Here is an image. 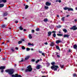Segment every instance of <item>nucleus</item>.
<instances>
[{
  "instance_id": "obj_1",
  "label": "nucleus",
  "mask_w": 77,
  "mask_h": 77,
  "mask_svg": "<svg viewBox=\"0 0 77 77\" xmlns=\"http://www.w3.org/2000/svg\"><path fill=\"white\" fill-rule=\"evenodd\" d=\"M15 70L13 69H7L5 70L6 72H8L9 75H11L12 77H22L20 75H18V74H15V75H12L14 74Z\"/></svg>"
},
{
  "instance_id": "obj_2",
  "label": "nucleus",
  "mask_w": 77,
  "mask_h": 77,
  "mask_svg": "<svg viewBox=\"0 0 77 77\" xmlns=\"http://www.w3.org/2000/svg\"><path fill=\"white\" fill-rule=\"evenodd\" d=\"M27 68L28 69H26L25 70V72H28V71H29V72H31L32 70V68L31 67L30 65L28 66V67H27Z\"/></svg>"
},
{
  "instance_id": "obj_3",
  "label": "nucleus",
  "mask_w": 77,
  "mask_h": 77,
  "mask_svg": "<svg viewBox=\"0 0 77 77\" xmlns=\"http://www.w3.org/2000/svg\"><path fill=\"white\" fill-rule=\"evenodd\" d=\"M57 68H59V66L57 65L52 66L51 67V69L54 70V71H57Z\"/></svg>"
},
{
  "instance_id": "obj_4",
  "label": "nucleus",
  "mask_w": 77,
  "mask_h": 77,
  "mask_svg": "<svg viewBox=\"0 0 77 77\" xmlns=\"http://www.w3.org/2000/svg\"><path fill=\"white\" fill-rule=\"evenodd\" d=\"M63 9H64V10H65V11L68 9V11H74V10L72 8H67V7H65L63 8Z\"/></svg>"
},
{
  "instance_id": "obj_5",
  "label": "nucleus",
  "mask_w": 77,
  "mask_h": 77,
  "mask_svg": "<svg viewBox=\"0 0 77 77\" xmlns=\"http://www.w3.org/2000/svg\"><path fill=\"white\" fill-rule=\"evenodd\" d=\"M5 69V66H1L0 67V69L2 70L1 71V72H3V71H4L3 69Z\"/></svg>"
},
{
  "instance_id": "obj_6",
  "label": "nucleus",
  "mask_w": 77,
  "mask_h": 77,
  "mask_svg": "<svg viewBox=\"0 0 77 77\" xmlns=\"http://www.w3.org/2000/svg\"><path fill=\"white\" fill-rule=\"evenodd\" d=\"M8 14V12L7 11H5L3 14V17H6V16H7Z\"/></svg>"
},
{
  "instance_id": "obj_7",
  "label": "nucleus",
  "mask_w": 77,
  "mask_h": 77,
  "mask_svg": "<svg viewBox=\"0 0 77 77\" xmlns=\"http://www.w3.org/2000/svg\"><path fill=\"white\" fill-rule=\"evenodd\" d=\"M45 5L46 6H50V5H51V3H50V2H46Z\"/></svg>"
},
{
  "instance_id": "obj_8",
  "label": "nucleus",
  "mask_w": 77,
  "mask_h": 77,
  "mask_svg": "<svg viewBox=\"0 0 77 77\" xmlns=\"http://www.w3.org/2000/svg\"><path fill=\"white\" fill-rule=\"evenodd\" d=\"M54 44H55L54 43V42H51V43L50 44V46H51V47H53V46L54 45Z\"/></svg>"
},
{
  "instance_id": "obj_9",
  "label": "nucleus",
  "mask_w": 77,
  "mask_h": 77,
  "mask_svg": "<svg viewBox=\"0 0 77 77\" xmlns=\"http://www.w3.org/2000/svg\"><path fill=\"white\" fill-rule=\"evenodd\" d=\"M52 33V32H48V36H51V34Z\"/></svg>"
},
{
  "instance_id": "obj_10",
  "label": "nucleus",
  "mask_w": 77,
  "mask_h": 77,
  "mask_svg": "<svg viewBox=\"0 0 77 77\" xmlns=\"http://www.w3.org/2000/svg\"><path fill=\"white\" fill-rule=\"evenodd\" d=\"M28 45L30 46L31 45L32 46H34V44L33 43L31 44L30 43H28Z\"/></svg>"
},
{
  "instance_id": "obj_11",
  "label": "nucleus",
  "mask_w": 77,
  "mask_h": 77,
  "mask_svg": "<svg viewBox=\"0 0 77 77\" xmlns=\"http://www.w3.org/2000/svg\"><path fill=\"white\" fill-rule=\"evenodd\" d=\"M60 42H62V41L60 40H57L56 41V44H59V43H60Z\"/></svg>"
},
{
  "instance_id": "obj_12",
  "label": "nucleus",
  "mask_w": 77,
  "mask_h": 77,
  "mask_svg": "<svg viewBox=\"0 0 77 77\" xmlns=\"http://www.w3.org/2000/svg\"><path fill=\"white\" fill-rule=\"evenodd\" d=\"M69 36V35H68L65 34L64 35V38H68Z\"/></svg>"
},
{
  "instance_id": "obj_13",
  "label": "nucleus",
  "mask_w": 77,
  "mask_h": 77,
  "mask_svg": "<svg viewBox=\"0 0 77 77\" xmlns=\"http://www.w3.org/2000/svg\"><path fill=\"white\" fill-rule=\"evenodd\" d=\"M4 5H5L4 4H0V8H3V7H4Z\"/></svg>"
},
{
  "instance_id": "obj_14",
  "label": "nucleus",
  "mask_w": 77,
  "mask_h": 77,
  "mask_svg": "<svg viewBox=\"0 0 77 77\" xmlns=\"http://www.w3.org/2000/svg\"><path fill=\"white\" fill-rule=\"evenodd\" d=\"M29 57H30L29 56H27L26 57L25 59V60H28L29 59Z\"/></svg>"
},
{
  "instance_id": "obj_15",
  "label": "nucleus",
  "mask_w": 77,
  "mask_h": 77,
  "mask_svg": "<svg viewBox=\"0 0 77 77\" xmlns=\"http://www.w3.org/2000/svg\"><path fill=\"white\" fill-rule=\"evenodd\" d=\"M77 45L75 44L73 45V48H74V49H77Z\"/></svg>"
},
{
  "instance_id": "obj_16",
  "label": "nucleus",
  "mask_w": 77,
  "mask_h": 77,
  "mask_svg": "<svg viewBox=\"0 0 77 77\" xmlns=\"http://www.w3.org/2000/svg\"><path fill=\"white\" fill-rule=\"evenodd\" d=\"M19 29L20 30H22L23 29V28H22V26H21L20 27H19Z\"/></svg>"
},
{
  "instance_id": "obj_17",
  "label": "nucleus",
  "mask_w": 77,
  "mask_h": 77,
  "mask_svg": "<svg viewBox=\"0 0 77 77\" xmlns=\"http://www.w3.org/2000/svg\"><path fill=\"white\" fill-rule=\"evenodd\" d=\"M57 35L58 36H63V34H57Z\"/></svg>"
},
{
  "instance_id": "obj_18",
  "label": "nucleus",
  "mask_w": 77,
  "mask_h": 77,
  "mask_svg": "<svg viewBox=\"0 0 77 77\" xmlns=\"http://www.w3.org/2000/svg\"><path fill=\"white\" fill-rule=\"evenodd\" d=\"M36 69H40V65H38L37 66Z\"/></svg>"
},
{
  "instance_id": "obj_19",
  "label": "nucleus",
  "mask_w": 77,
  "mask_h": 77,
  "mask_svg": "<svg viewBox=\"0 0 77 77\" xmlns=\"http://www.w3.org/2000/svg\"><path fill=\"white\" fill-rule=\"evenodd\" d=\"M51 64L52 65H53L52 66H55V65H55V62H52L51 63Z\"/></svg>"
},
{
  "instance_id": "obj_20",
  "label": "nucleus",
  "mask_w": 77,
  "mask_h": 77,
  "mask_svg": "<svg viewBox=\"0 0 77 77\" xmlns=\"http://www.w3.org/2000/svg\"><path fill=\"white\" fill-rule=\"evenodd\" d=\"M60 66L61 67V68H64V65H60Z\"/></svg>"
},
{
  "instance_id": "obj_21",
  "label": "nucleus",
  "mask_w": 77,
  "mask_h": 77,
  "mask_svg": "<svg viewBox=\"0 0 77 77\" xmlns=\"http://www.w3.org/2000/svg\"><path fill=\"white\" fill-rule=\"evenodd\" d=\"M2 28H5V27H6V26L5 25H3L2 26Z\"/></svg>"
},
{
  "instance_id": "obj_22",
  "label": "nucleus",
  "mask_w": 77,
  "mask_h": 77,
  "mask_svg": "<svg viewBox=\"0 0 77 77\" xmlns=\"http://www.w3.org/2000/svg\"><path fill=\"white\" fill-rule=\"evenodd\" d=\"M63 31L65 32V33H66L67 32V30L66 29H63Z\"/></svg>"
},
{
  "instance_id": "obj_23",
  "label": "nucleus",
  "mask_w": 77,
  "mask_h": 77,
  "mask_svg": "<svg viewBox=\"0 0 77 77\" xmlns=\"http://www.w3.org/2000/svg\"><path fill=\"white\" fill-rule=\"evenodd\" d=\"M29 37L30 39L32 38V35L31 34H29Z\"/></svg>"
},
{
  "instance_id": "obj_24",
  "label": "nucleus",
  "mask_w": 77,
  "mask_h": 77,
  "mask_svg": "<svg viewBox=\"0 0 77 77\" xmlns=\"http://www.w3.org/2000/svg\"><path fill=\"white\" fill-rule=\"evenodd\" d=\"M44 22H47L48 21V19H45L44 20Z\"/></svg>"
},
{
  "instance_id": "obj_25",
  "label": "nucleus",
  "mask_w": 77,
  "mask_h": 77,
  "mask_svg": "<svg viewBox=\"0 0 77 77\" xmlns=\"http://www.w3.org/2000/svg\"><path fill=\"white\" fill-rule=\"evenodd\" d=\"M65 17H63L61 18V20L63 21H65Z\"/></svg>"
},
{
  "instance_id": "obj_26",
  "label": "nucleus",
  "mask_w": 77,
  "mask_h": 77,
  "mask_svg": "<svg viewBox=\"0 0 77 77\" xmlns=\"http://www.w3.org/2000/svg\"><path fill=\"white\" fill-rule=\"evenodd\" d=\"M61 0H56V2L57 3V2H59V3H61Z\"/></svg>"
},
{
  "instance_id": "obj_27",
  "label": "nucleus",
  "mask_w": 77,
  "mask_h": 77,
  "mask_svg": "<svg viewBox=\"0 0 77 77\" xmlns=\"http://www.w3.org/2000/svg\"><path fill=\"white\" fill-rule=\"evenodd\" d=\"M56 48L57 49V50H60V48H59V47L58 46H56Z\"/></svg>"
},
{
  "instance_id": "obj_28",
  "label": "nucleus",
  "mask_w": 77,
  "mask_h": 77,
  "mask_svg": "<svg viewBox=\"0 0 77 77\" xmlns=\"http://www.w3.org/2000/svg\"><path fill=\"white\" fill-rule=\"evenodd\" d=\"M73 77H77V75L75 73L73 74Z\"/></svg>"
},
{
  "instance_id": "obj_29",
  "label": "nucleus",
  "mask_w": 77,
  "mask_h": 77,
  "mask_svg": "<svg viewBox=\"0 0 77 77\" xmlns=\"http://www.w3.org/2000/svg\"><path fill=\"white\" fill-rule=\"evenodd\" d=\"M3 3H6L7 1L6 0H2Z\"/></svg>"
},
{
  "instance_id": "obj_30",
  "label": "nucleus",
  "mask_w": 77,
  "mask_h": 77,
  "mask_svg": "<svg viewBox=\"0 0 77 77\" xmlns=\"http://www.w3.org/2000/svg\"><path fill=\"white\" fill-rule=\"evenodd\" d=\"M53 35L54 38H56V33H54Z\"/></svg>"
},
{
  "instance_id": "obj_31",
  "label": "nucleus",
  "mask_w": 77,
  "mask_h": 77,
  "mask_svg": "<svg viewBox=\"0 0 77 77\" xmlns=\"http://www.w3.org/2000/svg\"><path fill=\"white\" fill-rule=\"evenodd\" d=\"M22 50H25V49H26V48H25L24 46H22Z\"/></svg>"
},
{
  "instance_id": "obj_32",
  "label": "nucleus",
  "mask_w": 77,
  "mask_h": 77,
  "mask_svg": "<svg viewBox=\"0 0 77 77\" xmlns=\"http://www.w3.org/2000/svg\"><path fill=\"white\" fill-rule=\"evenodd\" d=\"M57 28H60L62 27V26L60 25H59L58 26H57Z\"/></svg>"
},
{
  "instance_id": "obj_33",
  "label": "nucleus",
  "mask_w": 77,
  "mask_h": 77,
  "mask_svg": "<svg viewBox=\"0 0 77 77\" xmlns=\"http://www.w3.org/2000/svg\"><path fill=\"white\" fill-rule=\"evenodd\" d=\"M22 43V41H20L18 42V44H20Z\"/></svg>"
},
{
  "instance_id": "obj_34",
  "label": "nucleus",
  "mask_w": 77,
  "mask_h": 77,
  "mask_svg": "<svg viewBox=\"0 0 77 77\" xmlns=\"http://www.w3.org/2000/svg\"><path fill=\"white\" fill-rule=\"evenodd\" d=\"M14 47H13L11 49V50L12 51V52H14Z\"/></svg>"
},
{
  "instance_id": "obj_35",
  "label": "nucleus",
  "mask_w": 77,
  "mask_h": 77,
  "mask_svg": "<svg viewBox=\"0 0 77 77\" xmlns=\"http://www.w3.org/2000/svg\"><path fill=\"white\" fill-rule=\"evenodd\" d=\"M29 7V6H28V5H26V6H25V9H27Z\"/></svg>"
},
{
  "instance_id": "obj_36",
  "label": "nucleus",
  "mask_w": 77,
  "mask_h": 77,
  "mask_svg": "<svg viewBox=\"0 0 77 77\" xmlns=\"http://www.w3.org/2000/svg\"><path fill=\"white\" fill-rule=\"evenodd\" d=\"M45 9H48V7L46 6H45Z\"/></svg>"
},
{
  "instance_id": "obj_37",
  "label": "nucleus",
  "mask_w": 77,
  "mask_h": 77,
  "mask_svg": "<svg viewBox=\"0 0 77 77\" xmlns=\"http://www.w3.org/2000/svg\"><path fill=\"white\" fill-rule=\"evenodd\" d=\"M26 51H29L30 50V48H26Z\"/></svg>"
},
{
  "instance_id": "obj_38",
  "label": "nucleus",
  "mask_w": 77,
  "mask_h": 77,
  "mask_svg": "<svg viewBox=\"0 0 77 77\" xmlns=\"http://www.w3.org/2000/svg\"><path fill=\"white\" fill-rule=\"evenodd\" d=\"M39 62V60H38L35 62V63H38Z\"/></svg>"
},
{
  "instance_id": "obj_39",
  "label": "nucleus",
  "mask_w": 77,
  "mask_h": 77,
  "mask_svg": "<svg viewBox=\"0 0 77 77\" xmlns=\"http://www.w3.org/2000/svg\"><path fill=\"white\" fill-rule=\"evenodd\" d=\"M36 31H39V28H37L36 29Z\"/></svg>"
},
{
  "instance_id": "obj_40",
  "label": "nucleus",
  "mask_w": 77,
  "mask_h": 77,
  "mask_svg": "<svg viewBox=\"0 0 77 77\" xmlns=\"http://www.w3.org/2000/svg\"><path fill=\"white\" fill-rule=\"evenodd\" d=\"M32 62H35V59H32L31 60Z\"/></svg>"
},
{
  "instance_id": "obj_41",
  "label": "nucleus",
  "mask_w": 77,
  "mask_h": 77,
  "mask_svg": "<svg viewBox=\"0 0 77 77\" xmlns=\"http://www.w3.org/2000/svg\"><path fill=\"white\" fill-rule=\"evenodd\" d=\"M42 55L43 56H45V55L44 54V53H42Z\"/></svg>"
},
{
  "instance_id": "obj_42",
  "label": "nucleus",
  "mask_w": 77,
  "mask_h": 77,
  "mask_svg": "<svg viewBox=\"0 0 77 77\" xmlns=\"http://www.w3.org/2000/svg\"><path fill=\"white\" fill-rule=\"evenodd\" d=\"M55 53L56 55H57H57H58V54H59V53L58 52H55Z\"/></svg>"
},
{
  "instance_id": "obj_43",
  "label": "nucleus",
  "mask_w": 77,
  "mask_h": 77,
  "mask_svg": "<svg viewBox=\"0 0 77 77\" xmlns=\"http://www.w3.org/2000/svg\"><path fill=\"white\" fill-rule=\"evenodd\" d=\"M32 33H34L35 32V30H32Z\"/></svg>"
},
{
  "instance_id": "obj_44",
  "label": "nucleus",
  "mask_w": 77,
  "mask_h": 77,
  "mask_svg": "<svg viewBox=\"0 0 77 77\" xmlns=\"http://www.w3.org/2000/svg\"><path fill=\"white\" fill-rule=\"evenodd\" d=\"M57 57H58V58H60V56H59V55H57Z\"/></svg>"
},
{
  "instance_id": "obj_45",
  "label": "nucleus",
  "mask_w": 77,
  "mask_h": 77,
  "mask_svg": "<svg viewBox=\"0 0 77 77\" xmlns=\"http://www.w3.org/2000/svg\"><path fill=\"white\" fill-rule=\"evenodd\" d=\"M21 41H24V42H25V40H24V39H21Z\"/></svg>"
},
{
  "instance_id": "obj_46",
  "label": "nucleus",
  "mask_w": 77,
  "mask_h": 77,
  "mask_svg": "<svg viewBox=\"0 0 77 77\" xmlns=\"http://www.w3.org/2000/svg\"><path fill=\"white\" fill-rule=\"evenodd\" d=\"M41 72H42V74H44L45 73V72H42V71Z\"/></svg>"
},
{
  "instance_id": "obj_47",
  "label": "nucleus",
  "mask_w": 77,
  "mask_h": 77,
  "mask_svg": "<svg viewBox=\"0 0 77 77\" xmlns=\"http://www.w3.org/2000/svg\"><path fill=\"white\" fill-rule=\"evenodd\" d=\"M15 49L16 50H18V47H16V48H15Z\"/></svg>"
},
{
  "instance_id": "obj_48",
  "label": "nucleus",
  "mask_w": 77,
  "mask_h": 77,
  "mask_svg": "<svg viewBox=\"0 0 77 77\" xmlns=\"http://www.w3.org/2000/svg\"><path fill=\"white\" fill-rule=\"evenodd\" d=\"M15 23H16L17 24V23H18V21H15Z\"/></svg>"
},
{
  "instance_id": "obj_49",
  "label": "nucleus",
  "mask_w": 77,
  "mask_h": 77,
  "mask_svg": "<svg viewBox=\"0 0 77 77\" xmlns=\"http://www.w3.org/2000/svg\"><path fill=\"white\" fill-rule=\"evenodd\" d=\"M56 32L54 31L52 32V33H56Z\"/></svg>"
},
{
  "instance_id": "obj_50",
  "label": "nucleus",
  "mask_w": 77,
  "mask_h": 77,
  "mask_svg": "<svg viewBox=\"0 0 77 77\" xmlns=\"http://www.w3.org/2000/svg\"><path fill=\"white\" fill-rule=\"evenodd\" d=\"M44 44H45V45H47L48 44V43L45 42L44 43Z\"/></svg>"
},
{
  "instance_id": "obj_51",
  "label": "nucleus",
  "mask_w": 77,
  "mask_h": 77,
  "mask_svg": "<svg viewBox=\"0 0 77 77\" xmlns=\"http://www.w3.org/2000/svg\"><path fill=\"white\" fill-rule=\"evenodd\" d=\"M26 31H27V29H23L24 32H26Z\"/></svg>"
},
{
  "instance_id": "obj_52",
  "label": "nucleus",
  "mask_w": 77,
  "mask_h": 77,
  "mask_svg": "<svg viewBox=\"0 0 77 77\" xmlns=\"http://www.w3.org/2000/svg\"><path fill=\"white\" fill-rule=\"evenodd\" d=\"M23 62V59L20 61L19 62Z\"/></svg>"
},
{
  "instance_id": "obj_53",
  "label": "nucleus",
  "mask_w": 77,
  "mask_h": 77,
  "mask_svg": "<svg viewBox=\"0 0 77 77\" xmlns=\"http://www.w3.org/2000/svg\"><path fill=\"white\" fill-rule=\"evenodd\" d=\"M47 65H48V66H50V63H47Z\"/></svg>"
},
{
  "instance_id": "obj_54",
  "label": "nucleus",
  "mask_w": 77,
  "mask_h": 77,
  "mask_svg": "<svg viewBox=\"0 0 77 77\" xmlns=\"http://www.w3.org/2000/svg\"><path fill=\"white\" fill-rule=\"evenodd\" d=\"M68 52H71V50L70 49H69V51H68Z\"/></svg>"
},
{
  "instance_id": "obj_55",
  "label": "nucleus",
  "mask_w": 77,
  "mask_h": 77,
  "mask_svg": "<svg viewBox=\"0 0 77 77\" xmlns=\"http://www.w3.org/2000/svg\"><path fill=\"white\" fill-rule=\"evenodd\" d=\"M39 53H42V51H39Z\"/></svg>"
},
{
  "instance_id": "obj_56",
  "label": "nucleus",
  "mask_w": 77,
  "mask_h": 77,
  "mask_svg": "<svg viewBox=\"0 0 77 77\" xmlns=\"http://www.w3.org/2000/svg\"><path fill=\"white\" fill-rule=\"evenodd\" d=\"M74 21L75 22H76V21H77V20L76 19H75Z\"/></svg>"
},
{
  "instance_id": "obj_57",
  "label": "nucleus",
  "mask_w": 77,
  "mask_h": 77,
  "mask_svg": "<svg viewBox=\"0 0 77 77\" xmlns=\"http://www.w3.org/2000/svg\"><path fill=\"white\" fill-rule=\"evenodd\" d=\"M2 2V0H0V3H1Z\"/></svg>"
},
{
  "instance_id": "obj_58",
  "label": "nucleus",
  "mask_w": 77,
  "mask_h": 77,
  "mask_svg": "<svg viewBox=\"0 0 77 77\" xmlns=\"http://www.w3.org/2000/svg\"><path fill=\"white\" fill-rule=\"evenodd\" d=\"M57 17H58V18H59V15H57Z\"/></svg>"
},
{
  "instance_id": "obj_59",
  "label": "nucleus",
  "mask_w": 77,
  "mask_h": 77,
  "mask_svg": "<svg viewBox=\"0 0 77 77\" xmlns=\"http://www.w3.org/2000/svg\"><path fill=\"white\" fill-rule=\"evenodd\" d=\"M2 60H5V58H3L2 59Z\"/></svg>"
},
{
  "instance_id": "obj_60",
  "label": "nucleus",
  "mask_w": 77,
  "mask_h": 77,
  "mask_svg": "<svg viewBox=\"0 0 77 77\" xmlns=\"http://www.w3.org/2000/svg\"><path fill=\"white\" fill-rule=\"evenodd\" d=\"M5 44V42H3L2 43V44Z\"/></svg>"
},
{
  "instance_id": "obj_61",
  "label": "nucleus",
  "mask_w": 77,
  "mask_h": 77,
  "mask_svg": "<svg viewBox=\"0 0 77 77\" xmlns=\"http://www.w3.org/2000/svg\"><path fill=\"white\" fill-rule=\"evenodd\" d=\"M69 15H67L66 16V17H69Z\"/></svg>"
},
{
  "instance_id": "obj_62",
  "label": "nucleus",
  "mask_w": 77,
  "mask_h": 77,
  "mask_svg": "<svg viewBox=\"0 0 77 77\" xmlns=\"http://www.w3.org/2000/svg\"><path fill=\"white\" fill-rule=\"evenodd\" d=\"M31 50L32 51V50H33V48H31Z\"/></svg>"
},
{
  "instance_id": "obj_63",
  "label": "nucleus",
  "mask_w": 77,
  "mask_h": 77,
  "mask_svg": "<svg viewBox=\"0 0 77 77\" xmlns=\"http://www.w3.org/2000/svg\"><path fill=\"white\" fill-rule=\"evenodd\" d=\"M75 9L77 10V7L75 8Z\"/></svg>"
},
{
  "instance_id": "obj_64",
  "label": "nucleus",
  "mask_w": 77,
  "mask_h": 77,
  "mask_svg": "<svg viewBox=\"0 0 77 77\" xmlns=\"http://www.w3.org/2000/svg\"><path fill=\"white\" fill-rule=\"evenodd\" d=\"M24 69L23 68V69H22V71H23V70H24Z\"/></svg>"
}]
</instances>
